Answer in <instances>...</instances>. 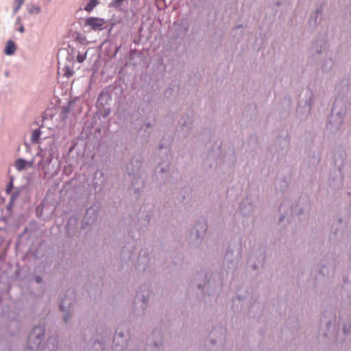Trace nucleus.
<instances>
[{"label": "nucleus", "instance_id": "nucleus-1", "mask_svg": "<svg viewBox=\"0 0 351 351\" xmlns=\"http://www.w3.org/2000/svg\"><path fill=\"white\" fill-rule=\"evenodd\" d=\"M195 284L203 292H208V295L221 286V278L218 274H212L207 280V273L204 270L198 271L194 278Z\"/></svg>", "mask_w": 351, "mask_h": 351}, {"label": "nucleus", "instance_id": "nucleus-2", "mask_svg": "<svg viewBox=\"0 0 351 351\" xmlns=\"http://www.w3.org/2000/svg\"><path fill=\"white\" fill-rule=\"evenodd\" d=\"M309 208L310 204L307 197H300L298 204L294 208L291 206V202L289 200H286L281 204L279 208L280 212L282 213L280 218V221H282L285 218V215H288L289 213L299 215L306 210H308Z\"/></svg>", "mask_w": 351, "mask_h": 351}, {"label": "nucleus", "instance_id": "nucleus-3", "mask_svg": "<svg viewBox=\"0 0 351 351\" xmlns=\"http://www.w3.org/2000/svg\"><path fill=\"white\" fill-rule=\"evenodd\" d=\"M344 110L342 107H338V101H335L328 119V130L332 132L339 130L343 121Z\"/></svg>", "mask_w": 351, "mask_h": 351}, {"label": "nucleus", "instance_id": "nucleus-4", "mask_svg": "<svg viewBox=\"0 0 351 351\" xmlns=\"http://www.w3.org/2000/svg\"><path fill=\"white\" fill-rule=\"evenodd\" d=\"M75 301V294L73 289H69L65 293L64 297L62 298L60 308L63 313V321L64 323H68L72 317L73 310L72 305Z\"/></svg>", "mask_w": 351, "mask_h": 351}, {"label": "nucleus", "instance_id": "nucleus-5", "mask_svg": "<svg viewBox=\"0 0 351 351\" xmlns=\"http://www.w3.org/2000/svg\"><path fill=\"white\" fill-rule=\"evenodd\" d=\"M149 298V290L145 287H141L134 299V312L136 315L141 316L145 314L148 306Z\"/></svg>", "mask_w": 351, "mask_h": 351}, {"label": "nucleus", "instance_id": "nucleus-6", "mask_svg": "<svg viewBox=\"0 0 351 351\" xmlns=\"http://www.w3.org/2000/svg\"><path fill=\"white\" fill-rule=\"evenodd\" d=\"M158 149H165V154H166V160L163 159V161L160 162L155 169L154 178L157 182L159 184L163 183L168 177L169 171V162L168 161V152L169 148L164 147L162 144H160L158 147Z\"/></svg>", "mask_w": 351, "mask_h": 351}, {"label": "nucleus", "instance_id": "nucleus-7", "mask_svg": "<svg viewBox=\"0 0 351 351\" xmlns=\"http://www.w3.org/2000/svg\"><path fill=\"white\" fill-rule=\"evenodd\" d=\"M130 338L129 330L119 326L115 332L112 341V349L114 351H123L128 346V341Z\"/></svg>", "mask_w": 351, "mask_h": 351}, {"label": "nucleus", "instance_id": "nucleus-8", "mask_svg": "<svg viewBox=\"0 0 351 351\" xmlns=\"http://www.w3.org/2000/svg\"><path fill=\"white\" fill-rule=\"evenodd\" d=\"M241 250L239 245L234 247L230 245L228 246L224 257V261L229 271L233 272L236 270L241 256Z\"/></svg>", "mask_w": 351, "mask_h": 351}, {"label": "nucleus", "instance_id": "nucleus-9", "mask_svg": "<svg viewBox=\"0 0 351 351\" xmlns=\"http://www.w3.org/2000/svg\"><path fill=\"white\" fill-rule=\"evenodd\" d=\"M45 335V328L43 326H35L27 339V347L25 351H34L40 345Z\"/></svg>", "mask_w": 351, "mask_h": 351}, {"label": "nucleus", "instance_id": "nucleus-10", "mask_svg": "<svg viewBox=\"0 0 351 351\" xmlns=\"http://www.w3.org/2000/svg\"><path fill=\"white\" fill-rule=\"evenodd\" d=\"M163 335L159 330H154L147 339L145 351H162Z\"/></svg>", "mask_w": 351, "mask_h": 351}, {"label": "nucleus", "instance_id": "nucleus-11", "mask_svg": "<svg viewBox=\"0 0 351 351\" xmlns=\"http://www.w3.org/2000/svg\"><path fill=\"white\" fill-rule=\"evenodd\" d=\"M335 268V259L332 254H326L319 262V273L323 276L328 277Z\"/></svg>", "mask_w": 351, "mask_h": 351}, {"label": "nucleus", "instance_id": "nucleus-12", "mask_svg": "<svg viewBox=\"0 0 351 351\" xmlns=\"http://www.w3.org/2000/svg\"><path fill=\"white\" fill-rule=\"evenodd\" d=\"M207 230V225L204 221H199L191 230V239L194 240L196 244L201 242Z\"/></svg>", "mask_w": 351, "mask_h": 351}, {"label": "nucleus", "instance_id": "nucleus-13", "mask_svg": "<svg viewBox=\"0 0 351 351\" xmlns=\"http://www.w3.org/2000/svg\"><path fill=\"white\" fill-rule=\"evenodd\" d=\"M142 165L140 158H133L130 163L127 166V171L129 176H133L136 179V184L139 183L140 186L143 185V181L138 176V173Z\"/></svg>", "mask_w": 351, "mask_h": 351}, {"label": "nucleus", "instance_id": "nucleus-14", "mask_svg": "<svg viewBox=\"0 0 351 351\" xmlns=\"http://www.w3.org/2000/svg\"><path fill=\"white\" fill-rule=\"evenodd\" d=\"M52 160L53 156L51 154L42 160L38 164L40 168L44 171L45 176L46 177L49 175H56L58 173V169H53V166H52L51 168L50 167Z\"/></svg>", "mask_w": 351, "mask_h": 351}, {"label": "nucleus", "instance_id": "nucleus-15", "mask_svg": "<svg viewBox=\"0 0 351 351\" xmlns=\"http://www.w3.org/2000/svg\"><path fill=\"white\" fill-rule=\"evenodd\" d=\"M240 213L243 217H250L254 212V206L250 197H247L240 204Z\"/></svg>", "mask_w": 351, "mask_h": 351}, {"label": "nucleus", "instance_id": "nucleus-16", "mask_svg": "<svg viewBox=\"0 0 351 351\" xmlns=\"http://www.w3.org/2000/svg\"><path fill=\"white\" fill-rule=\"evenodd\" d=\"M105 23V19L97 17H89L85 21L86 25L91 27L95 31L103 29Z\"/></svg>", "mask_w": 351, "mask_h": 351}, {"label": "nucleus", "instance_id": "nucleus-17", "mask_svg": "<svg viewBox=\"0 0 351 351\" xmlns=\"http://www.w3.org/2000/svg\"><path fill=\"white\" fill-rule=\"evenodd\" d=\"M326 40L325 38H317L311 48L312 56H315V55H320L324 53L326 49Z\"/></svg>", "mask_w": 351, "mask_h": 351}, {"label": "nucleus", "instance_id": "nucleus-18", "mask_svg": "<svg viewBox=\"0 0 351 351\" xmlns=\"http://www.w3.org/2000/svg\"><path fill=\"white\" fill-rule=\"evenodd\" d=\"M97 215L94 209L89 208L87 210L86 215L82 223L81 228H86L88 226L91 225L97 219Z\"/></svg>", "mask_w": 351, "mask_h": 351}, {"label": "nucleus", "instance_id": "nucleus-19", "mask_svg": "<svg viewBox=\"0 0 351 351\" xmlns=\"http://www.w3.org/2000/svg\"><path fill=\"white\" fill-rule=\"evenodd\" d=\"M180 123L181 125V132L183 133L184 136H186L189 132L192 129L193 120L191 118L187 117H182Z\"/></svg>", "mask_w": 351, "mask_h": 351}, {"label": "nucleus", "instance_id": "nucleus-20", "mask_svg": "<svg viewBox=\"0 0 351 351\" xmlns=\"http://www.w3.org/2000/svg\"><path fill=\"white\" fill-rule=\"evenodd\" d=\"M289 185V179L287 177H279L275 182L276 190L282 192L287 189Z\"/></svg>", "mask_w": 351, "mask_h": 351}, {"label": "nucleus", "instance_id": "nucleus-21", "mask_svg": "<svg viewBox=\"0 0 351 351\" xmlns=\"http://www.w3.org/2000/svg\"><path fill=\"white\" fill-rule=\"evenodd\" d=\"M58 341L56 337H50L47 339L46 343L42 347L40 351H56L58 349Z\"/></svg>", "mask_w": 351, "mask_h": 351}, {"label": "nucleus", "instance_id": "nucleus-22", "mask_svg": "<svg viewBox=\"0 0 351 351\" xmlns=\"http://www.w3.org/2000/svg\"><path fill=\"white\" fill-rule=\"evenodd\" d=\"M66 60L69 62L71 64H65L62 69V71L64 72V75L66 77H70L74 74L73 71V57H68Z\"/></svg>", "mask_w": 351, "mask_h": 351}, {"label": "nucleus", "instance_id": "nucleus-23", "mask_svg": "<svg viewBox=\"0 0 351 351\" xmlns=\"http://www.w3.org/2000/svg\"><path fill=\"white\" fill-rule=\"evenodd\" d=\"M335 62L332 58H326L322 62V70L324 73H329L333 68Z\"/></svg>", "mask_w": 351, "mask_h": 351}, {"label": "nucleus", "instance_id": "nucleus-24", "mask_svg": "<svg viewBox=\"0 0 351 351\" xmlns=\"http://www.w3.org/2000/svg\"><path fill=\"white\" fill-rule=\"evenodd\" d=\"M290 141V136L288 134L284 137H279L276 141V146L280 149H283L288 147Z\"/></svg>", "mask_w": 351, "mask_h": 351}, {"label": "nucleus", "instance_id": "nucleus-25", "mask_svg": "<svg viewBox=\"0 0 351 351\" xmlns=\"http://www.w3.org/2000/svg\"><path fill=\"white\" fill-rule=\"evenodd\" d=\"M16 49V47L15 43L12 40H9L6 43L4 53L7 56H12L14 53Z\"/></svg>", "mask_w": 351, "mask_h": 351}, {"label": "nucleus", "instance_id": "nucleus-26", "mask_svg": "<svg viewBox=\"0 0 351 351\" xmlns=\"http://www.w3.org/2000/svg\"><path fill=\"white\" fill-rule=\"evenodd\" d=\"M87 49L85 47L80 46L77 49V61L80 63L83 62L86 58Z\"/></svg>", "mask_w": 351, "mask_h": 351}, {"label": "nucleus", "instance_id": "nucleus-27", "mask_svg": "<svg viewBox=\"0 0 351 351\" xmlns=\"http://www.w3.org/2000/svg\"><path fill=\"white\" fill-rule=\"evenodd\" d=\"M90 346L91 350L88 351H99L101 348V343L97 339H93L88 342V347Z\"/></svg>", "mask_w": 351, "mask_h": 351}, {"label": "nucleus", "instance_id": "nucleus-28", "mask_svg": "<svg viewBox=\"0 0 351 351\" xmlns=\"http://www.w3.org/2000/svg\"><path fill=\"white\" fill-rule=\"evenodd\" d=\"M265 258V252H262L259 254L257 258V262H253L252 267L254 270L257 269L263 263Z\"/></svg>", "mask_w": 351, "mask_h": 351}, {"label": "nucleus", "instance_id": "nucleus-29", "mask_svg": "<svg viewBox=\"0 0 351 351\" xmlns=\"http://www.w3.org/2000/svg\"><path fill=\"white\" fill-rule=\"evenodd\" d=\"M27 162L23 158H19L14 162V167L19 171H23L25 168Z\"/></svg>", "mask_w": 351, "mask_h": 351}, {"label": "nucleus", "instance_id": "nucleus-30", "mask_svg": "<svg viewBox=\"0 0 351 351\" xmlns=\"http://www.w3.org/2000/svg\"><path fill=\"white\" fill-rule=\"evenodd\" d=\"M99 3V0H89L87 5L84 7V10L90 12Z\"/></svg>", "mask_w": 351, "mask_h": 351}, {"label": "nucleus", "instance_id": "nucleus-31", "mask_svg": "<svg viewBox=\"0 0 351 351\" xmlns=\"http://www.w3.org/2000/svg\"><path fill=\"white\" fill-rule=\"evenodd\" d=\"M27 10L31 14H38L41 12V8L33 4L27 5Z\"/></svg>", "mask_w": 351, "mask_h": 351}, {"label": "nucleus", "instance_id": "nucleus-32", "mask_svg": "<svg viewBox=\"0 0 351 351\" xmlns=\"http://www.w3.org/2000/svg\"><path fill=\"white\" fill-rule=\"evenodd\" d=\"M41 131L40 129H36L32 132L31 141L32 143H37L40 138Z\"/></svg>", "mask_w": 351, "mask_h": 351}, {"label": "nucleus", "instance_id": "nucleus-33", "mask_svg": "<svg viewBox=\"0 0 351 351\" xmlns=\"http://www.w3.org/2000/svg\"><path fill=\"white\" fill-rule=\"evenodd\" d=\"M215 165V162L213 160H210V159H206L203 165H202V169L205 171H208V168L209 169H212L213 167V165Z\"/></svg>", "mask_w": 351, "mask_h": 351}, {"label": "nucleus", "instance_id": "nucleus-34", "mask_svg": "<svg viewBox=\"0 0 351 351\" xmlns=\"http://www.w3.org/2000/svg\"><path fill=\"white\" fill-rule=\"evenodd\" d=\"M319 162V156L315 154H313L311 156L308 160L309 166L315 167Z\"/></svg>", "mask_w": 351, "mask_h": 351}, {"label": "nucleus", "instance_id": "nucleus-35", "mask_svg": "<svg viewBox=\"0 0 351 351\" xmlns=\"http://www.w3.org/2000/svg\"><path fill=\"white\" fill-rule=\"evenodd\" d=\"M247 298L244 296H242L240 293H238L237 296L233 299L232 302L234 304H236L237 302H243Z\"/></svg>", "mask_w": 351, "mask_h": 351}, {"label": "nucleus", "instance_id": "nucleus-36", "mask_svg": "<svg viewBox=\"0 0 351 351\" xmlns=\"http://www.w3.org/2000/svg\"><path fill=\"white\" fill-rule=\"evenodd\" d=\"M143 127H145V132H147V136H149L152 132L153 124L149 121L145 123Z\"/></svg>", "mask_w": 351, "mask_h": 351}, {"label": "nucleus", "instance_id": "nucleus-37", "mask_svg": "<svg viewBox=\"0 0 351 351\" xmlns=\"http://www.w3.org/2000/svg\"><path fill=\"white\" fill-rule=\"evenodd\" d=\"M19 194V192H14V193H13L12 194V195L10 197V203H9L8 207L11 206L13 204L14 201L15 200L16 198L18 197Z\"/></svg>", "mask_w": 351, "mask_h": 351}, {"label": "nucleus", "instance_id": "nucleus-38", "mask_svg": "<svg viewBox=\"0 0 351 351\" xmlns=\"http://www.w3.org/2000/svg\"><path fill=\"white\" fill-rule=\"evenodd\" d=\"M125 0H112L111 4L114 8H120Z\"/></svg>", "mask_w": 351, "mask_h": 351}, {"label": "nucleus", "instance_id": "nucleus-39", "mask_svg": "<svg viewBox=\"0 0 351 351\" xmlns=\"http://www.w3.org/2000/svg\"><path fill=\"white\" fill-rule=\"evenodd\" d=\"M261 308V304L260 303H257L256 302H254V304L251 303V306H250V313L252 311L253 312L254 311V308Z\"/></svg>", "mask_w": 351, "mask_h": 351}, {"label": "nucleus", "instance_id": "nucleus-40", "mask_svg": "<svg viewBox=\"0 0 351 351\" xmlns=\"http://www.w3.org/2000/svg\"><path fill=\"white\" fill-rule=\"evenodd\" d=\"M129 247H130L131 249H130V250H129V253L128 254V258H130L131 256H132V253L134 252V250L135 248V242L133 241L131 245Z\"/></svg>", "mask_w": 351, "mask_h": 351}, {"label": "nucleus", "instance_id": "nucleus-41", "mask_svg": "<svg viewBox=\"0 0 351 351\" xmlns=\"http://www.w3.org/2000/svg\"><path fill=\"white\" fill-rule=\"evenodd\" d=\"M13 188V183L12 181H11L6 186V192L8 193H10L12 189Z\"/></svg>", "mask_w": 351, "mask_h": 351}, {"label": "nucleus", "instance_id": "nucleus-42", "mask_svg": "<svg viewBox=\"0 0 351 351\" xmlns=\"http://www.w3.org/2000/svg\"><path fill=\"white\" fill-rule=\"evenodd\" d=\"M21 8V5L14 4L13 15L16 14Z\"/></svg>", "mask_w": 351, "mask_h": 351}, {"label": "nucleus", "instance_id": "nucleus-43", "mask_svg": "<svg viewBox=\"0 0 351 351\" xmlns=\"http://www.w3.org/2000/svg\"><path fill=\"white\" fill-rule=\"evenodd\" d=\"M34 280L37 283H41L43 282V278L41 276H37L34 278Z\"/></svg>", "mask_w": 351, "mask_h": 351}, {"label": "nucleus", "instance_id": "nucleus-44", "mask_svg": "<svg viewBox=\"0 0 351 351\" xmlns=\"http://www.w3.org/2000/svg\"><path fill=\"white\" fill-rule=\"evenodd\" d=\"M25 0H14V4H18L19 5H23L24 3Z\"/></svg>", "mask_w": 351, "mask_h": 351}, {"label": "nucleus", "instance_id": "nucleus-45", "mask_svg": "<svg viewBox=\"0 0 351 351\" xmlns=\"http://www.w3.org/2000/svg\"><path fill=\"white\" fill-rule=\"evenodd\" d=\"M319 13H320V10L317 9L315 12V23H316V21H317V19L318 15L319 14Z\"/></svg>", "mask_w": 351, "mask_h": 351}, {"label": "nucleus", "instance_id": "nucleus-46", "mask_svg": "<svg viewBox=\"0 0 351 351\" xmlns=\"http://www.w3.org/2000/svg\"><path fill=\"white\" fill-rule=\"evenodd\" d=\"M342 184V178H340L337 182V184L335 185V187H339Z\"/></svg>", "mask_w": 351, "mask_h": 351}, {"label": "nucleus", "instance_id": "nucleus-47", "mask_svg": "<svg viewBox=\"0 0 351 351\" xmlns=\"http://www.w3.org/2000/svg\"><path fill=\"white\" fill-rule=\"evenodd\" d=\"M151 215H152V213H149V212H148L146 215H145V217H146V221L148 223L149 219H150V217H151Z\"/></svg>", "mask_w": 351, "mask_h": 351}, {"label": "nucleus", "instance_id": "nucleus-48", "mask_svg": "<svg viewBox=\"0 0 351 351\" xmlns=\"http://www.w3.org/2000/svg\"><path fill=\"white\" fill-rule=\"evenodd\" d=\"M243 27L241 25H239V26H237L234 29H233V32H234V34H236V32L242 29Z\"/></svg>", "mask_w": 351, "mask_h": 351}, {"label": "nucleus", "instance_id": "nucleus-49", "mask_svg": "<svg viewBox=\"0 0 351 351\" xmlns=\"http://www.w3.org/2000/svg\"><path fill=\"white\" fill-rule=\"evenodd\" d=\"M332 231H333L334 234H335V235H337V230L335 229V226H334V225H332Z\"/></svg>", "mask_w": 351, "mask_h": 351}, {"label": "nucleus", "instance_id": "nucleus-50", "mask_svg": "<svg viewBox=\"0 0 351 351\" xmlns=\"http://www.w3.org/2000/svg\"><path fill=\"white\" fill-rule=\"evenodd\" d=\"M145 210H146L145 206V205L142 206L141 207V208H140V211L141 212H145Z\"/></svg>", "mask_w": 351, "mask_h": 351}, {"label": "nucleus", "instance_id": "nucleus-51", "mask_svg": "<svg viewBox=\"0 0 351 351\" xmlns=\"http://www.w3.org/2000/svg\"><path fill=\"white\" fill-rule=\"evenodd\" d=\"M19 31L21 32V33H23L24 32V27L23 25H21L19 28Z\"/></svg>", "mask_w": 351, "mask_h": 351}, {"label": "nucleus", "instance_id": "nucleus-52", "mask_svg": "<svg viewBox=\"0 0 351 351\" xmlns=\"http://www.w3.org/2000/svg\"><path fill=\"white\" fill-rule=\"evenodd\" d=\"M253 258H254V255H252L250 258V261H249V263L250 262H252L253 261Z\"/></svg>", "mask_w": 351, "mask_h": 351}, {"label": "nucleus", "instance_id": "nucleus-53", "mask_svg": "<svg viewBox=\"0 0 351 351\" xmlns=\"http://www.w3.org/2000/svg\"><path fill=\"white\" fill-rule=\"evenodd\" d=\"M311 108V105H310V104H308V110L310 111Z\"/></svg>", "mask_w": 351, "mask_h": 351}, {"label": "nucleus", "instance_id": "nucleus-54", "mask_svg": "<svg viewBox=\"0 0 351 351\" xmlns=\"http://www.w3.org/2000/svg\"><path fill=\"white\" fill-rule=\"evenodd\" d=\"M210 342H211L213 344H215V340H214V339H211V340H210Z\"/></svg>", "mask_w": 351, "mask_h": 351}, {"label": "nucleus", "instance_id": "nucleus-55", "mask_svg": "<svg viewBox=\"0 0 351 351\" xmlns=\"http://www.w3.org/2000/svg\"><path fill=\"white\" fill-rule=\"evenodd\" d=\"M144 259L145 260V263H146V264H147V258H146V257H145V256L144 257Z\"/></svg>", "mask_w": 351, "mask_h": 351}, {"label": "nucleus", "instance_id": "nucleus-56", "mask_svg": "<svg viewBox=\"0 0 351 351\" xmlns=\"http://www.w3.org/2000/svg\"><path fill=\"white\" fill-rule=\"evenodd\" d=\"M142 254L140 255V257H139V260H141L142 258Z\"/></svg>", "mask_w": 351, "mask_h": 351}, {"label": "nucleus", "instance_id": "nucleus-57", "mask_svg": "<svg viewBox=\"0 0 351 351\" xmlns=\"http://www.w3.org/2000/svg\"><path fill=\"white\" fill-rule=\"evenodd\" d=\"M139 189H140V186L136 188V190L138 191Z\"/></svg>", "mask_w": 351, "mask_h": 351}, {"label": "nucleus", "instance_id": "nucleus-58", "mask_svg": "<svg viewBox=\"0 0 351 351\" xmlns=\"http://www.w3.org/2000/svg\"><path fill=\"white\" fill-rule=\"evenodd\" d=\"M72 221V219H69V223H70Z\"/></svg>", "mask_w": 351, "mask_h": 351}, {"label": "nucleus", "instance_id": "nucleus-59", "mask_svg": "<svg viewBox=\"0 0 351 351\" xmlns=\"http://www.w3.org/2000/svg\"><path fill=\"white\" fill-rule=\"evenodd\" d=\"M339 223H341V219H339Z\"/></svg>", "mask_w": 351, "mask_h": 351}, {"label": "nucleus", "instance_id": "nucleus-60", "mask_svg": "<svg viewBox=\"0 0 351 351\" xmlns=\"http://www.w3.org/2000/svg\"><path fill=\"white\" fill-rule=\"evenodd\" d=\"M51 0H48V1H50Z\"/></svg>", "mask_w": 351, "mask_h": 351}]
</instances>
